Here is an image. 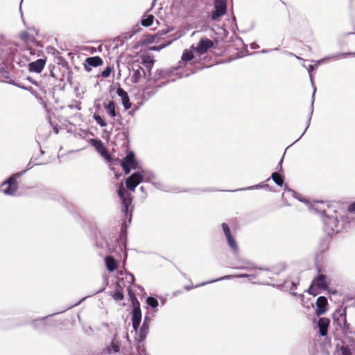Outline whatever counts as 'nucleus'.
Here are the masks:
<instances>
[{"label": "nucleus", "mask_w": 355, "mask_h": 355, "mask_svg": "<svg viewBox=\"0 0 355 355\" xmlns=\"http://www.w3.org/2000/svg\"><path fill=\"white\" fill-rule=\"evenodd\" d=\"M311 209L318 214L323 216L324 230L326 233L332 236L340 232L344 227L345 224L350 223V218L348 216H340L341 220L338 218L336 211L331 209L329 205L323 202H316L311 205Z\"/></svg>", "instance_id": "f257e3e1"}, {"label": "nucleus", "mask_w": 355, "mask_h": 355, "mask_svg": "<svg viewBox=\"0 0 355 355\" xmlns=\"http://www.w3.org/2000/svg\"><path fill=\"white\" fill-rule=\"evenodd\" d=\"M347 55L355 56V53H350L349 52V53H337V54L331 55H329V56L324 57V58H323L316 61L315 64L314 65H313V64L309 65V67H307V70H308V72H309V77H310V80H311L312 85L314 86L313 85V71L320 64H322L324 62H328V61H331V60H337L343 59V58H346ZM315 91H316V88L315 87H313V92L312 98H311V112H310V114H309V116L308 118L307 125H306L304 131L303 132V133L301 135L300 138L296 140V141H297L304 135V134L305 133V132L306 131L307 128H309V126L310 125L311 119V116H312L313 112V103H314V97H315Z\"/></svg>", "instance_id": "f03ea898"}, {"label": "nucleus", "mask_w": 355, "mask_h": 355, "mask_svg": "<svg viewBox=\"0 0 355 355\" xmlns=\"http://www.w3.org/2000/svg\"><path fill=\"white\" fill-rule=\"evenodd\" d=\"M117 193L121 200L122 211L125 214L126 218L130 220L132 211V197L130 193L124 189L123 183L120 184Z\"/></svg>", "instance_id": "7ed1b4c3"}, {"label": "nucleus", "mask_w": 355, "mask_h": 355, "mask_svg": "<svg viewBox=\"0 0 355 355\" xmlns=\"http://www.w3.org/2000/svg\"><path fill=\"white\" fill-rule=\"evenodd\" d=\"M331 278L325 275L320 274L315 277L308 289V292L311 295H317V290L327 291L331 284Z\"/></svg>", "instance_id": "20e7f679"}, {"label": "nucleus", "mask_w": 355, "mask_h": 355, "mask_svg": "<svg viewBox=\"0 0 355 355\" xmlns=\"http://www.w3.org/2000/svg\"><path fill=\"white\" fill-rule=\"evenodd\" d=\"M166 76H170L169 74H167L162 71H160L156 73L153 78H150L147 80V82L146 83V86L144 88V92L148 96L153 95L157 92V89L158 88L161 87L162 86H163L164 85L166 84V82H162L161 83H157V80L158 79L165 78Z\"/></svg>", "instance_id": "39448f33"}, {"label": "nucleus", "mask_w": 355, "mask_h": 355, "mask_svg": "<svg viewBox=\"0 0 355 355\" xmlns=\"http://www.w3.org/2000/svg\"><path fill=\"white\" fill-rule=\"evenodd\" d=\"M15 51L14 44L6 40L3 35L0 34V52L2 58L4 60L12 58Z\"/></svg>", "instance_id": "423d86ee"}, {"label": "nucleus", "mask_w": 355, "mask_h": 355, "mask_svg": "<svg viewBox=\"0 0 355 355\" xmlns=\"http://www.w3.org/2000/svg\"><path fill=\"white\" fill-rule=\"evenodd\" d=\"M27 170L28 169L24 170L21 173L14 174L10 178H9L6 182L3 183V185H7V187L3 189V193L6 195L13 196L15 194L18 189L17 178H19L21 175L25 173Z\"/></svg>", "instance_id": "0eeeda50"}, {"label": "nucleus", "mask_w": 355, "mask_h": 355, "mask_svg": "<svg viewBox=\"0 0 355 355\" xmlns=\"http://www.w3.org/2000/svg\"><path fill=\"white\" fill-rule=\"evenodd\" d=\"M193 58V54L191 51L184 50L182 57L181 61L179 62L178 67H175L174 70L176 71V74H178L179 78L185 77L189 75V73H182L178 71L180 68L183 67V64L186 66L187 62L191 61Z\"/></svg>", "instance_id": "6e6552de"}, {"label": "nucleus", "mask_w": 355, "mask_h": 355, "mask_svg": "<svg viewBox=\"0 0 355 355\" xmlns=\"http://www.w3.org/2000/svg\"><path fill=\"white\" fill-rule=\"evenodd\" d=\"M121 166L125 174L130 173L131 169L137 168V164L132 152L125 156L121 162Z\"/></svg>", "instance_id": "1a4fd4ad"}, {"label": "nucleus", "mask_w": 355, "mask_h": 355, "mask_svg": "<svg viewBox=\"0 0 355 355\" xmlns=\"http://www.w3.org/2000/svg\"><path fill=\"white\" fill-rule=\"evenodd\" d=\"M243 277L254 278L255 276L253 275H246V274H241V275H225L224 277L218 278L216 279H214V280H211V281H209V282H207L201 283V284H200L198 285H196L195 286H186L184 287V288L187 291H189V290H191L193 288H197L198 286H204V285H206L207 284L218 282V281H220V280L231 279H233V278H243Z\"/></svg>", "instance_id": "9d476101"}, {"label": "nucleus", "mask_w": 355, "mask_h": 355, "mask_svg": "<svg viewBox=\"0 0 355 355\" xmlns=\"http://www.w3.org/2000/svg\"><path fill=\"white\" fill-rule=\"evenodd\" d=\"M127 287V290L129 293H130L131 289L130 286L125 285L123 279H120L116 282V288L114 292H113L111 295L116 301H121L123 299V288Z\"/></svg>", "instance_id": "9b49d317"}, {"label": "nucleus", "mask_w": 355, "mask_h": 355, "mask_svg": "<svg viewBox=\"0 0 355 355\" xmlns=\"http://www.w3.org/2000/svg\"><path fill=\"white\" fill-rule=\"evenodd\" d=\"M144 177L141 175V173L139 172L135 173L132 175H131L127 180H126V186L128 189L131 191H135V188L137 187V185L143 182Z\"/></svg>", "instance_id": "f8f14e48"}, {"label": "nucleus", "mask_w": 355, "mask_h": 355, "mask_svg": "<svg viewBox=\"0 0 355 355\" xmlns=\"http://www.w3.org/2000/svg\"><path fill=\"white\" fill-rule=\"evenodd\" d=\"M146 76L145 70L139 64H133L132 69L131 80L132 83H139Z\"/></svg>", "instance_id": "ddd939ff"}, {"label": "nucleus", "mask_w": 355, "mask_h": 355, "mask_svg": "<svg viewBox=\"0 0 355 355\" xmlns=\"http://www.w3.org/2000/svg\"><path fill=\"white\" fill-rule=\"evenodd\" d=\"M222 228L225 235L229 246L234 252V253L238 252V246L236 241L232 237L229 226L227 225V224L224 223L222 224Z\"/></svg>", "instance_id": "4468645a"}, {"label": "nucleus", "mask_w": 355, "mask_h": 355, "mask_svg": "<svg viewBox=\"0 0 355 355\" xmlns=\"http://www.w3.org/2000/svg\"><path fill=\"white\" fill-rule=\"evenodd\" d=\"M214 46L213 42L207 38H203L200 40L198 46L196 47V51L200 55L204 54L208 49Z\"/></svg>", "instance_id": "2eb2a0df"}, {"label": "nucleus", "mask_w": 355, "mask_h": 355, "mask_svg": "<svg viewBox=\"0 0 355 355\" xmlns=\"http://www.w3.org/2000/svg\"><path fill=\"white\" fill-rule=\"evenodd\" d=\"M141 320V312L140 308L135 306L132 312V327L135 331H137Z\"/></svg>", "instance_id": "dca6fc26"}, {"label": "nucleus", "mask_w": 355, "mask_h": 355, "mask_svg": "<svg viewBox=\"0 0 355 355\" xmlns=\"http://www.w3.org/2000/svg\"><path fill=\"white\" fill-rule=\"evenodd\" d=\"M90 143L103 157L105 159H108V157H110L103 142L101 140L93 139H91Z\"/></svg>", "instance_id": "f3484780"}, {"label": "nucleus", "mask_w": 355, "mask_h": 355, "mask_svg": "<svg viewBox=\"0 0 355 355\" xmlns=\"http://www.w3.org/2000/svg\"><path fill=\"white\" fill-rule=\"evenodd\" d=\"M329 324L330 321L327 318H321L319 319L318 322V327L321 336H325L327 335Z\"/></svg>", "instance_id": "a211bd4d"}, {"label": "nucleus", "mask_w": 355, "mask_h": 355, "mask_svg": "<svg viewBox=\"0 0 355 355\" xmlns=\"http://www.w3.org/2000/svg\"><path fill=\"white\" fill-rule=\"evenodd\" d=\"M45 65V60L43 59H38L35 62L28 64V69L30 71L40 73L44 69Z\"/></svg>", "instance_id": "6ab92c4d"}, {"label": "nucleus", "mask_w": 355, "mask_h": 355, "mask_svg": "<svg viewBox=\"0 0 355 355\" xmlns=\"http://www.w3.org/2000/svg\"><path fill=\"white\" fill-rule=\"evenodd\" d=\"M117 95L121 97L122 104L125 110H128L131 107V103L130 102L129 96L127 92L122 88H118L116 90Z\"/></svg>", "instance_id": "aec40b11"}, {"label": "nucleus", "mask_w": 355, "mask_h": 355, "mask_svg": "<svg viewBox=\"0 0 355 355\" xmlns=\"http://www.w3.org/2000/svg\"><path fill=\"white\" fill-rule=\"evenodd\" d=\"M103 107L105 110L107 114L112 118H115L117 116V112L116 110V105L114 101H104Z\"/></svg>", "instance_id": "412c9836"}, {"label": "nucleus", "mask_w": 355, "mask_h": 355, "mask_svg": "<svg viewBox=\"0 0 355 355\" xmlns=\"http://www.w3.org/2000/svg\"><path fill=\"white\" fill-rule=\"evenodd\" d=\"M327 305V300L324 296H320L317 299L316 301V313L318 315H322L325 313L327 309L326 306Z\"/></svg>", "instance_id": "4be33fe9"}, {"label": "nucleus", "mask_w": 355, "mask_h": 355, "mask_svg": "<svg viewBox=\"0 0 355 355\" xmlns=\"http://www.w3.org/2000/svg\"><path fill=\"white\" fill-rule=\"evenodd\" d=\"M334 322L336 323L337 326L339 327L342 324H345V321L347 320L346 318V311H339L336 314L334 315Z\"/></svg>", "instance_id": "5701e85b"}, {"label": "nucleus", "mask_w": 355, "mask_h": 355, "mask_svg": "<svg viewBox=\"0 0 355 355\" xmlns=\"http://www.w3.org/2000/svg\"><path fill=\"white\" fill-rule=\"evenodd\" d=\"M148 318L147 316L145 317L144 323L139 330V340H144L148 331Z\"/></svg>", "instance_id": "b1692460"}, {"label": "nucleus", "mask_w": 355, "mask_h": 355, "mask_svg": "<svg viewBox=\"0 0 355 355\" xmlns=\"http://www.w3.org/2000/svg\"><path fill=\"white\" fill-rule=\"evenodd\" d=\"M105 261L107 269L110 272H113L116 268V266H117L116 261L112 257L109 256V257H105Z\"/></svg>", "instance_id": "393cba45"}, {"label": "nucleus", "mask_w": 355, "mask_h": 355, "mask_svg": "<svg viewBox=\"0 0 355 355\" xmlns=\"http://www.w3.org/2000/svg\"><path fill=\"white\" fill-rule=\"evenodd\" d=\"M87 63L92 67H98L103 64V60L100 57H90L87 58L86 60Z\"/></svg>", "instance_id": "a878e982"}, {"label": "nucleus", "mask_w": 355, "mask_h": 355, "mask_svg": "<svg viewBox=\"0 0 355 355\" xmlns=\"http://www.w3.org/2000/svg\"><path fill=\"white\" fill-rule=\"evenodd\" d=\"M119 349H120V343L116 340V338H114L112 340L110 346L107 347V352L109 354L116 353V352H119Z\"/></svg>", "instance_id": "bb28decb"}, {"label": "nucleus", "mask_w": 355, "mask_h": 355, "mask_svg": "<svg viewBox=\"0 0 355 355\" xmlns=\"http://www.w3.org/2000/svg\"><path fill=\"white\" fill-rule=\"evenodd\" d=\"M155 17L153 15L144 14L141 21V25L146 27L152 25Z\"/></svg>", "instance_id": "cd10ccee"}, {"label": "nucleus", "mask_w": 355, "mask_h": 355, "mask_svg": "<svg viewBox=\"0 0 355 355\" xmlns=\"http://www.w3.org/2000/svg\"><path fill=\"white\" fill-rule=\"evenodd\" d=\"M214 8L226 12V0H215Z\"/></svg>", "instance_id": "c85d7f7f"}, {"label": "nucleus", "mask_w": 355, "mask_h": 355, "mask_svg": "<svg viewBox=\"0 0 355 355\" xmlns=\"http://www.w3.org/2000/svg\"><path fill=\"white\" fill-rule=\"evenodd\" d=\"M271 178L272 179L274 182L276 184H277L278 186H280V187L283 186L284 180H283L282 176L279 173H273L271 175Z\"/></svg>", "instance_id": "c756f323"}, {"label": "nucleus", "mask_w": 355, "mask_h": 355, "mask_svg": "<svg viewBox=\"0 0 355 355\" xmlns=\"http://www.w3.org/2000/svg\"><path fill=\"white\" fill-rule=\"evenodd\" d=\"M336 349L340 352L341 355H352L350 348L347 345L339 346L337 345Z\"/></svg>", "instance_id": "7c9ffc66"}, {"label": "nucleus", "mask_w": 355, "mask_h": 355, "mask_svg": "<svg viewBox=\"0 0 355 355\" xmlns=\"http://www.w3.org/2000/svg\"><path fill=\"white\" fill-rule=\"evenodd\" d=\"M141 175L144 177V180L145 182H150L152 179L155 178V175L153 173L147 171H142L140 172Z\"/></svg>", "instance_id": "2f4dec72"}, {"label": "nucleus", "mask_w": 355, "mask_h": 355, "mask_svg": "<svg viewBox=\"0 0 355 355\" xmlns=\"http://www.w3.org/2000/svg\"><path fill=\"white\" fill-rule=\"evenodd\" d=\"M225 12H224V11H222L220 10H217V9L214 8V10H213V12L211 13V19L213 20H217L220 17L224 15L225 14Z\"/></svg>", "instance_id": "473e14b6"}, {"label": "nucleus", "mask_w": 355, "mask_h": 355, "mask_svg": "<svg viewBox=\"0 0 355 355\" xmlns=\"http://www.w3.org/2000/svg\"><path fill=\"white\" fill-rule=\"evenodd\" d=\"M94 119L95 121L101 126V127H105L107 125V123L98 114H94Z\"/></svg>", "instance_id": "72a5a7b5"}, {"label": "nucleus", "mask_w": 355, "mask_h": 355, "mask_svg": "<svg viewBox=\"0 0 355 355\" xmlns=\"http://www.w3.org/2000/svg\"><path fill=\"white\" fill-rule=\"evenodd\" d=\"M338 327L341 330L342 333L345 335L351 332L350 331V324L349 323H347V320L345 321V324H342Z\"/></svg>", "instance_id": "f704fd0d"}, {"label": "nucleus", "mask_w": 355, "mask_h": 355, "mask_svg": "<svg viewBox=\"0 0 355 355\" xmlns=\"http://www.w3.org/2000/svg\"><path fill=\"white\" fill-rule=\"evenodd\" d=\"M141 341V340H139V342L137 345V351L138 355H147L146 349L144 347V345Z\"/></svg>", "instance_id": "c9c22d12"}, {"label": "nucleus", "mask_w": 355, "mask_h": 355, "mask_svg": "<svg viewBox=\"0 0 355 355\" xmlns=\"http://www.w3.org/2000/svg\"><path fill=\"white\" fill-rule=\"evenodd\" d=\"M147 304L152 308H156L158 306V301L153 297H148L146 300Z\"/></svg>", "instance_id": "e433bc0d"}, {"label": "nucleus", "mask_w": 355, "mask_h": 355, "mask_svg": "<svg viewBox=\"0 0 355 355\" xmlns=\"http://www.w3.org/2000/svg\"><path fill=\"white\" fill-rule=\"evenodd\" d=\"M235 268L240 270H252L254 268V267L252 266V263L250 261H244L243 266H238Z\"/></svg>", "instance_id": "4c0bfd02"}, {"label": "nucleus", "mask_w": 355, "mask_h": 355, "mask_svg": "<svg viewBox=\"0 0 355 355\" xmlns=\"http://www.w3.org/2000/svg\"><path fill=\"white\" fill-rule=\"evenodd\" d=\"M111 71H112V69L110 67H106V69L105 70H103L101 72V76L103 78H107V77L110 76Z\"/></svg>", "instance_id": "58836bf2"}, {"label": "nucleus", "mask_w": 355, "mask_h": 355, "mask_svg": "<svg viewBox=\"0 0 355 355\" xmlns=\"http://www.w3.org/2000/svg\"><path fill=\"white\" fill-rule=\"evenodd\" d=\"M144 63L146 65V67L149 69V71L151 69L153 65V61L150 60L149 61H147V60H144ZM149 76H151L150 72L149 71Z\"/></svg>", "instance_id": "ea45409f"}, {"label": "nucleus", "mask_w": 355, "mask_h": 355, "mask_svg": "<svg viewBox=\"0 0 355 355\" xmlns=\"http://www.w3.org/2000/svg\"><path fill=\"white\" fill-rule=\"evenodd\" d=\"M125 278L126 279V282H128L129 284H132L134 281V276L130 273L126 274Z\"/></svg>", "instance_id": "a19ab883"}, {"label": "nucleus", "mask_w": 355, "mask_h": 355, "mask_svg": "<svg viewBox=\"0 0 355 355\" xmlns=\"http://www.w3.org/2000/svg\"><path fill=\"white\" fill-rule=\"evenodd\" d=\"M288 192L291 193L294 198H297L299 200L304 201L295 191L289 189Z\"/></svg>", "instance_id": "79ce46f5"}, {"label": "nucleus", "mask_w": 355, "mask_h": 355, "mask_svg": "<svg viewBox=\"0 0 355 355\" xmlns=\"http://www.w3.org/2000/svg\"><path fill=\"white\" fill-rule=\"evenodd\" d=\"M347 211L350 214L355 212V202L349 206Z\"/></svg>", "instance_id": "37998d69"}, {"label": "nucleus", "mask_w": 355, "mask_h": 355, "mask_svg": "<svg viewBox=\"0 0 355 355\" xmlns=\"http://www.w3.org/2000/svg\"><path fill=\"white\" fill-rule=\"evenodd\" d=\"M261 187H262V185L257 184V185H254V186H252V187H247L245 189H240L239 190L253 189H257V188H261Z\"/></svg>", "instance_id": "c03bdc74"}, {"label": "nucleus", "mask_w": 355, "mask_h": 355, "mask_svg": "<svg viewBox=\"0 0 355 355\" xmlns=\"http://www.w3.org/2000/svg\"><path fill=\"white\" fill-rule=\"evenodd\" d=\"M282 162H283V158L280 160V162H279L278 166H277V169L279 171L282 170Z\"/></svg>", "instance_id": "a18cd8bd"}, {"label": "nucleus", "mask_w": 355, "mask_h": 355, "mask_svg": "<svg viewBox=\"0 0 355 355\" xmlns=\"http://www.w3.org/2000/svg\"><path fill=\"white\" fill-rule=\"evenodd\" d=\"M291 284H292L293 287L296 288L298 284V282L296 283L295 282H291Z\"/></svg>", "instance_id": "49530a36"}, {"label": "nucleus", "mask_w": 355, "mask_h": 355, "mask_svg": "<svg viewBox=\"0 0 355 355\" xmlns=\"http://www.w3.org/2000/svg\"><path fill=\"white\" fill-rule=\"evenodd\" d=\"M37 322H40L42 323V322H43V319H42V320H35V321L33 322V324H35Z\"/></svg>", "instance_id": "de8ad7c7"}, {"label": "nucleus", "mask_w": 355, "mask_h": 355, "mask_svg": "<svg viewBox=\"0 0 355 355\" xmlns=\"http://www.w3.org/2000/svg\"><path fill=\"white\" fill-rule=\"evenodd\" d=\"M50 75H51V76H52V77H53V78H56V77H55V73H53V71H51V72H50Z\"/></svg>", "instance_id": "09e8293b"}, {"label": "nucleus", "mask_w": 355, "mask_h": 355, "mask_svg": "<svg viewBox=\"0 0 355 355\" xmlns=\"http://www.w3.org/2000/svg\"><path fill=\"white\" fill-rule=\"evenodd\" d=\"M269 51H270L269 50H263V51H262V53H268Z\"/></svg>", "instance_id": "8fccbe9b"}, {"label": "nucleus", "mask_w": 355, "mask_h": 355, "mask_svg": "<svg viewBox=\"0 0 355 355\" xmlns=\"http://www.w3.org/2000/svg\"><path fill=\"white\" fill-rule=\"evenodd\" d=\"M140 190H141V191H143V192H144V187H140Z\"/></svg>", "instance_id": "3c124183"}, {"label": "nucleus", "mask_w": 355, "mask_h": 355, "mask_svg": "<svg viewBox=\"0 0 355 355\" xmlns=\"http://www.w3.org/2000/svg\"><path fill=\"white\" fill-rule=\"evenodd\" d=\"M31 162L30 163H28V166H29L28 169L32 167V166H31Z\"/></svg>", "instance_id": "603ef678"}, {"label": "nucleus", "mask_w": 355, "mask_h": 355, "mask_svg": "<svg viewBox=\"0 0 355 355\" xmlns=\"http://www.w3.org/2000/svg\"><path fill=\"white\" fill-rule=\"evenodd\" d=\"M252 49H255V48H256V45L252 44Z\"/></svg>", "instance_id": "864d4df0"}, {"label": "nucleus", "mask_w": 355, "mask_h": 355, "mask_svg": "<svg viewBox=\"0 0 355 355\" xmlns=\"http://www.w3.org/2000/svg\"><path fill=\"white\" fill-rule=\"evenodd\" d=\"M252 49H255V48H256V45L252 44Z\"/></svg>", "instance_id": "5fc2aeb1"}, {"label": "nucleus", "mask_w": 355, "mask_h": 355, "mask_svg": "<svg viewBox=\"0 0 355 355\" xmlns=\"http://www.w3.org/2000/svg\"><path fill=\"white\" fill-rule=\"evenodd\" d=\"M285 269V267L284 266H282V270H284Z\"/></svg>", "instance_id": "6e6d98bb"}, {"label": "nucleus", "mask_w": 355, "mask_h": 355, "mask_svg": "<svg viewBox=\"0 0 355 355\" xmlns=\"http://www.w3.org/2000/svg\"><path fill=\"white\" fill-rule=\"evenodd\" d=\"M296 58H297V59H299V60H300V59H301V58H300V57H298V56H296Z\"/></svg>", "instance_id": "4d7b16f0"}, {"label": "nucleus", "mask_w": 355, "mask_h": 355, "mask_svg": "<svg viewBox=\"0 0 355 355\" xmlns=\"http://www.w3.org/2000/svg\"><path fill=\"white\" fill-rule=\"evenodd\" d=\"M126 338H127V339H128V338H129V336H128V334L126 335Z\"/></svg>", "instance_id": "13d9d810"}]
</instances>
